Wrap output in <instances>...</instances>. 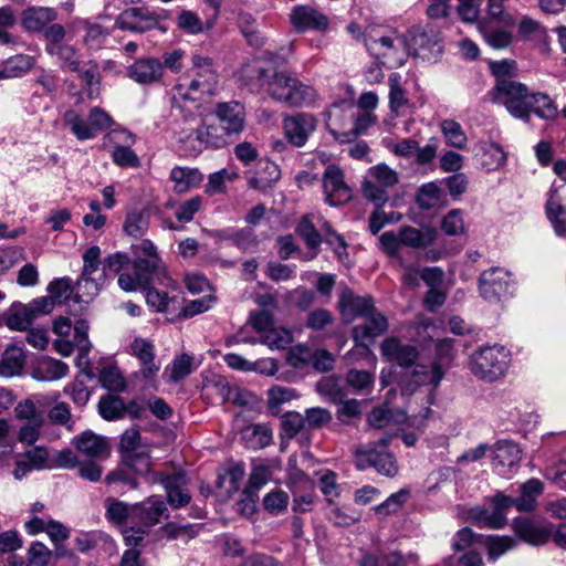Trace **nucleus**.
Returning a JSON list of instances; mask_svg holds the SVG:
<instances>
[{
	"instance_id": "1",
	"label": "nucleus",
	"mask_w": 566,
	"mask_h": 566,
	"mask_svg": "<svg viewBox=\"0 0 566 566\" xmlns=\"http://www.w3.org/2000/svg\"><path fill=\"white\" fill-rule=\"evenodd\" d=\"M242 77L252 91L264 90L272 98L290 106H307L316 97L313 87L301 83L285 72H279L272 62L248 63L242 69Z\"/></svg>"
},
{
	"instance_id": "2",
	"label": "nucleus",
	"mask_w": 566,
	"mask_h": 566,
	"mask_svg": "<svg viewBox=\"0 0 566 566\" xmlns=\"http://www.w3.org/2000/svg\"><path fill=\"white\" fill-rule=\"evenodd\" d=\"M520 496L513 497L497 492L492 499V510L472 509L470 517L479 527L502 528L507 523V511L515 507L520 512L534 511L537 505V497L544 491L541 480L532 478L522 483L518 488Z\"/></svg>"
},
{
	"instance_id": "3",
	"label": "nucleus",
	"mask_w": 566,
	"mask_h": 566,
	"mask_svg": "<svg viewBox=\"0 0 566 566\" xmlns=\"http://www.w3.org/2000/svg\"><path fill=\"white\" fill-rule=\"evenodd\" d=\"M453 339L443 338L436 343L437 359L430 364H416L412 370L400 376L399 386L405 394H412L419 386L428 385L436 388L444 376L443 365L452 358Z\"/></svg>"
},
{
	"instance_id": "4",
	"label": "nucleus",
	"mask_w": 566,
	"mask_h": 566,
	"mask_svg": "<svg viewBox=\"0 0 566 566\" xmlns=\"http://www.w3.org/2000/svg\"><path fill=\"white\" fill-rule=\"evenodd\" d=\"M192 67L189 71L191 80L188 84H177L174 87L175 98L185 101H200L203 96L214 93L218 84V73L213 61L209 56L193 54Z\"/></svg>"
},
{
	"instance_id": "5",
	"label": "nucleus",
	"mask_w": 566,
	"mask_h": 566,
	"mask_svg": "<svg viewBox=\"0 0 566 566\" xmlns=\"http://www.w3.org/2000/svg\"><path fill=\"white\" fill-rule=\"evenodd\" d=\"M510 361L511 353L506 347L482 346L471 354L469 369L479 379L493 382L505 376Z\"/></svg>"
},
{
	"instance_id": "6",
	"label": "nucleus",
	"mask_w": 566,
	"mask_h": 566,
	"mask_svg": "<svg viewBox=\"0 0 566 566\" xmlns=\"http://www.w3.org/2000/svg\"><path fill=\"white\" fill-rule=\"evenodd\" d=\"M392 440V436L385 433L376 441L360 444L355 449V465L358 470L368 468L381 475L392 478L398 473L397 461L388 447Z\"/></svg>"
},
{
	"instance_id": "7",
	"label": "nucleus",
	"mask_w": 566,
	"mask_h": 566,
	"mask_svg": "<svg viewBox=\"0 0 566 566\" xmlns=\"http://www.w3.org/2000/svg\"><path fill=\"white\" fill-rule=\"evenodd\" d=\"M365 45L370 55L387 60L391 66H402L408 56V36L390 31L387 34H368Z\"/></svg>"
},
{
	"instance_id": "8",
	"label": "nucleus",
	"mask_w": 566,
	"mask_h": 566,
	"mask_svg": "<svg viewBox=\"0 0 566 566\" xmlns=\"http://www.w3.org/2000/svg\"><path fill=\"white\" fill-rule=\"evenodd\" d=\"M515 284L513 274L501 266L484 270L478 279L480 296L491 304H497L513 296Z\"/></svg>"
},
{
	"instance_id": "9",
	"label": "nucleus",
	"mask_w": 566,
	"mask_h": 566,
	"mask_svg": "<svg viewBox=\"0 0 566 566\" xmlns=\"http://www.w3.org/2000/svg\"><path fill=\"white\" fill-rule=\"evenodd\" d=\"M532 93L527 86L511 78L499 80L493 88V101L503 105L515 118L527 120Z\"/></svg>"
},
{
	"instance_id": "10",
	"label": "nucleus",
	"mask_w": 566,
	"mask_h": 566,
	"mask_svg": "<svg viewBox=\"0 0 566 566\" xmlns=\"http://www.w3.org/2000/svg\"><path fill=\"white\" fill-rule=\"evenodd\" d=\"M399 181L398 174L385 164L369 168L361 189L364 197L377 208H381L389 199L388 189Z\"/></svg>"
},
{
	"instance_id": "11",
	"label": "nucleus",
	"mask_w": 566,
	"mask_h": 566,
	"mask_svg": "<svg viewBox=\"0 0 566 566\" xmlns=\"http://www.w3.org/2000/svg\"><path fill=\"white\" fill-rule=\"evenodd\" d=\"M119 451L122 464L144 475L150 472V457L140 446V432L136 428L127 429L120 438Z\"/></svg>"
},
{
	"instance_id": "12",
	"label": "nucleus",
	"mask_w": 566,
	"mask_h": 566,
	"mask_svg": "<svg viewBox=\"0 0 566 566\" xmlns=\"http://www.w3.org/2000/svg\"><path fill=\"white\" fill-rule=\"evenodd\" d=\"M512 530L521 541L532 546H544L553 537V523L539 515L515 517Z\"/></svg>"
},
{
	"instance_id": "13",
	"label": "nucleus",
	"mask_w": 566,
	"mask_h": 566,
	"mask_svg": "<svg viewBox=\"0 0 566 566\" xmlns=\"http://www.w3.org/2000/svg\"><path fill=\"white\" fill-rule=\"evenodd\" d=\"M443 51L439 33L431 28H412L408 36V55L422 60H437Z\"/></svg>"
},
{
	"instance_id": "14",
	"label": "nucleus",
	"mask_w": 566,
	"mask_h": 566,
	"mask_svg": "<svg viewBox=\"0 0 566 566\" xmlns=\"http://www.w3.org/2000/svg\"><path fill=\"white\" fill-rule=\"evenodd\" d=\"M151 482L163 485L167 503L172 509H181L190 503L191 494L188 488V479L184 472L179 471L172 474L153 472Z\"/></svg>"
},
{
	"instance_id": "15",
	"label": "nucleus",
	"mask_w": 566,
	"mask_h": 566,
	"mask_svg": "<svg viewBox=\"0 0 566 566\" xmlns=\"http://www.w3.org/2000/svg\"><path fill=\"white\" fill-rule=\"evenodd\" d=\"M14 413L17 419L24 421L18 433L19 441L33 444L39 439L45 422L44 413L29 399L20 401L14 408Z\"/></svg>"
},
{
	"instance_id": "16",
	"label": "nucleus",
	"mask_w": 566,
	"mask_h": 566,
	"mask_svg": "<svg viewBox=\"0 0 566 566\" xmlns=\"http://www.w3.org/2000/svg\"><path fill=\"white\" fill-rule=\"evenodd\" d=\"M282 127L287 142L294 147H303L317 128V119L310 113H297L283 118Z\"/></svg>"
},
{
	"instance_id": "17",
	"label": "nucleus",
	"mask_w": 566,
	"mask_h": 566,
	"mask_svg": "<svg viewBox=\"0 0 566 566\" xmlns=\"http://www.w3.org/2000/svg\"><path fill=\"white\" fill-rule=\"evenodd\" d=\"M158 15L144 7L124 10L115 20L114 28L134 33H144L158 28Z\"/></svg>"
},
{
	"instance_id": "18",
	"label": "nucleus",
	"mask_w": 566,
	"mask_h": 566,
	"mask_svg": "<svg viewBox=\"0 0 566 566\" xmlns=\"http://www.w3.org/2000/svg\"><path fill=\"white\" fill-rule=\"evenodd\" d=\"M325 201L331 206L346 203L352 198V190L345 182L343 170L336 165H328L323 174Z\"/></svg>"
},
{
	"instance_id": "19",
	"label": "nucleus",
	"mask_w": 566,
	"mask_h": 566,
	"mask_svg": "<svg viewBox=\"0 0 566 566\" xmlns=\"http://www.w3.org/2000/svg\"><path fill=\"white\" fill-rule=\"evenodd\" d=\"M108 140L114 145L111 157L117 166L137 168L140 165L138 156L132 149L136 138L129 130L115 129L108 134Z\"/></svg>"
},
{
	"instance_id": "20",
	"label": "nucleus",
	"mask_w": 566,
	"mask_h": 566,
	"mask_svg": "<svg viewBox=\"0 0 566 566\" xmlns=\"http://www.w3.org/2000/svg\"><path fill=\"white\" fill-rule=\"evenodd\" d=\"M129 354L138 359L142 377L153 384L160 370V363L156 359L153 342L136 337L129 345Z\"/></svg>"
},
{
	"instance_id": "21",
	"label": "nucleus",
	"mask_w": 566,
	"mask_h": 566,
	"mask_svg": "<svg viewBox=\"0 0 566 566\" xmlns=\"http://www.w3.org/2000/svg\"><path fill=\"white\" fill-rule=\"evenodd\" d=\"M364 323L354 326L353 338L358 347L369 354V346L366 342L371 343L376 337L386 333L388 329V321L384 314L375 310L364 316Z\"/></svg>"
},
{
	"instance_id": "22",
	"label": "nucleus",
	"mask_w": 566,
	"mask_h": 566,
	"mask_svg": "<svg viewBox=\"0 0 566 566\" xmlns=\"http://www.w3.org/2000/svg\"><path fill=\"white\" fill-rule=\"evenodd\" d=\"M546 216L558 237L566 235V185H553L546 202Z\"/></svg>"
},
{
	"instance_id": "23",
	"label": "nucleus",
	"mask_w": 566,
	"mask_h": 566,
	"mask_svg": "<svg viewBox=\"0 0 566 566\" xmlns=\"http://www.w3.org/2000/svg\"><path fill=\"white\" fill-rule=\"evenodd\" d=\"M213 114L220 125L232 136L244 130L245 108L237 102H221L214 106Z\"/></svg>"
},
{
	"instance_id": "24",
	"label": "nucleus",
	"mask_w": 566,
	"mask_h": 566,
	"mask_svg": "<svg viewBox=\"0 0 566 566\" xmlns=\"http://www.w3.org/2000/svg\"><path fill=\"white\" fill-rule=\"evenodd\" d=\"M164 516L168 517V509L158 495H150L132 505V517L145 527L157 525Z\"/></svg>"
},
{
	"instance_id": "25",
	"label": "nucleus",
	"mask_w": 566,
	"mask_h": 566,
	"mask_svg": "<svg viewBox=\"0 0 566 566\" xmlns=\"http://www.w3.org/2000/svg\"><path fill=\"white\" fill-rule=\"evenodd\" d=\"M290 21L297 32L307 30L324 31L328 27V18L310 6H296L290 13Z\"/></svg>"
},
{
	"instance_id": "26",
	"label": "nucleus",
	"mask_w": 566,
	"mask_h": 566,
	"mask_svg": "<svg viewBox=\"0 0 566 566\" xmlns=\"http://www.w3.org/2000/svg\"><path fill=\"white\" fill-rule=\"evenodd\" d=\"M127 76L140 85L158 83L163 78V64L156 57L138 59L127 67Z\"/></svg>"
},
{
	"instance_id": "27",
	"label": "nucleus",
	"mask_w": 566,
	"mask_h": 566,
	"mask_svg": "<svg viewBox=\"0 0 566 566\" xmlns=\"http://www.w3.org/2000/svg\"><path fill=\"white\" fill-rule=\"evenodd\" d=\"M380 350L387 360L397 363L399 366L406 368L402 375L408 370V367L413 365L418 358V350L415 346L402 344L396 337L386 338L380 345ZM411 369H409V371Z\"/></svg>"
},
{
	"instance_id": "28",
	"label": "nucleus",
	"mask_w": 566,
	"mask_h": 566,
	"mask_svg": "<svg viewBox=\"0 0 566 566\" xmlns=\"http://www.w3.org/2000/svg\"><path fill=\"white\" fill-rule=\"evenodd\" d=\"M522 459V451L517 443L509 440L495 444L492 465L500 475H509Z\"/></svg>"
},
{
	"instance_id": "29",
	"label": "nucleus",
	"mask_w": 566,
	"mask_h": 566,
	"mask_svg": "<svg viewBox=\"0 0 566 566\" xmlns=\"http://www.w3.org/2000/svg\"><path fill=\"white\" fill-rule=\"evenodd\" d=\"M57 19V12L54 8L31 6L25 8L20 17V23L24 31L29 33H40L48 24Z\"/></svg>"
},
{
	"instance_id": "30",
	"label": "nucleus",
	"mask_w": 566,
	"mask_h": 566,
	"mask_svg": "<svg viewBox=\"0 0 566 566\" xmlns=\"http://www.w3.org/2000/svg\"><path fill=\"white\" fill-rule=\"evenodd\" d=\"M271 478V471L265 465L253 467L249 483L242 492L243 499L238 503L243 512H253L258 500L259 491L266 484Z\"/></svg>"
},
{
	"instance_id": "31",
	"label": "nucleus",
	"mask_w": 566,
	"mask_h": 566,
	"mask_svg": "<svg viewBox=\"0 0 566 566\" xmlns=\"http://www.w3.org/2000/svg\"><path fill=\"white\" fill-rule=\"evenodd\" d=\"M281 177L280 167L271 160L262 159L256 168L250 171L247 181L251 189L265 191L272 188Z\"/></svg>"
},
{
	"instance_id": "32",
	"label": "nucleus",
	"mask_w": 566,
	"mask_h": 566,
	"mask_svg": "<svg viewBox=\"0 0 566 566\" xmlns=\"http://www.w3.org/2000/svg\"><path fill=\"white\" fill-rule=\"evenodd\" d=\"M73 443L78 452L92 460H104L109 457V447L106 439L92 431H85L76 436Z\"/></svg>"
},
{
	"instance_id": "33",
	"label": "nucleus",
	"mask_w": 566,
	"mask_h": 566,
	"mask_svg": "<svg viewBox=\"0 0 566 566\" xmlns=\"http://www.w3.org/2000/svg\"><path fill=\"white\" fill-rule=\"evenodd\" d=\"M136 266H142L153 274H157L163 268L161 258L157 251V247L153 241L144 239L130 247Z\"/></svg>"
},
{
	"instance_id": "34",
	"label": "nucleus",
	"mask_w": 566,
	"mask_h": 566,
	"mask_svg": "<svg viewBox=\"0 0 566 566\" xmlns=\"http://www.w3.org/2000/svg\"><path fill=\"white\" fill-rule=\"evenodd\" d=\"M196 140L205 148L219 149L229 144L231 135L219 123H203L195 130Z\"/></svg>"
},
{
	"instance_id": "35",
	"label": "nucleus",
	"mask_w": 566,
	"mask_h": 566,
	"mask_svg": "<svg viewBox=\"0 0 566 566\" xmlns=\"http://www.w3.org/2000/svg\"><path fill=\"white\" fill-rule=\"evenodd\" d=\"M154 275L142 266H136L133 262L129 268L118 276V286L125 292H137L146 290L151 285Z\"/></svg>"
},
{
	"instance_id": "36",
	"label": "nucleus",
	"mask_w": 566,
	"mask_h": 566,
	"mask_svg": "<svg viewBox=\"0 0 566 566\" xmlns=\"http://www.w3.org/2000/svg\"><path fill=\"white\" fill-rule=\"evenodd\" d=\"M69 366L62 360L49 356L40 357L32 369V377L41 381H53L65 377Z\"/></svg>"
},
{
	"instance_id": "37",
	"label": "nucleus",
	"mask_w": 566,
	"mask_h": 566,
	"mask_svg": "<svg viewBox=\"0 0 566 566\" xmlns=\"http://www.w3.org/2000/svg\"><path fill=\"white\" fill-rule=\"evenodd\" d=\"M530 101L526 122L530 120L532 114L544 120H554L557 118L559 113L557 105L548 94L542 92L532 93Z\"/></svg>"
},
{
	"instance_id": "38",
	"label": "nucleus",
	"mask_w": 566,
	"mask_h": 566,
	"mask_svg": "<svg viewBox=\"0 0 566 566\" xmlns=\"http://www.w3.org/2000/svg\"><path fill=\"white\" fill-rule=\"evenodd\" d=\"M339 307L345 314L353 316H366L375 310L374 302L368 296L355 295L350 290H345L339 297Z\"/></svg>"
},
{
	"instance_id": "39",
	"label": "nucleus",
	"mask_w": 566,
	"mask_h": 566,
	"mask_svg": "<svg viewBox=\"0 0 566 566\" xmlns=\"http://www.w3.org/2000/svg\"><path fill=\"white\" fill-rule=\"evenodd\" d=\"M169 177L177 193L187 192L191 188L198 187L203 180V175L199 169L178 166L171 169Z\"/></svg>"
},
{
	"instance_id": "40",
	"label": "nucleus",
	"mask_w": 566,
	"mask_h": 566,
	"mask_svg": "<svg viewBox=\"0 0 566 566\" xmlns=\"http://www.w3.org/2000/svg\"><path fill=\"white\" fill-rule=\"evenodd\" d=\"M35 60L28 54H18L7 59L0 65V81L21 77L34 66Z\"/></svg>"
},
{
	"instance_id": "41",
	"label": "nucleus",
	"mask_w": 566,
	"mask_h": 566,
	"mask_svg": "<svg viewBox=\"0 0 566 566\" xmlns=\"http://www.w3.org/2000/svg\"><path fill=\"white\" fill-rule=\"evenodd\" d=\"M149 224L150 212L148 209H133L126 213L123 229L129 237L142 238L148 231Z\"/></svg>"
},
{
	"instance_id": "42",
	"label": "nucleus",
	"mask_w": 566,
	"mask_h": 566,
	"mask_svg": "<svg viewBox=\"0 0 566 566\" xmlns=\"http://www.w3.org/2000/svg\"><path fill=\"white\" fill-rule=\"evenodd\" d=\"M25 361L23 349L19 346H8L0 359V376L13 377L21 373Z\"/></svg>"
},
{
	"instance_id": "43",
	"label": "nucleus",
	"mask_w": 566,
	"mask_h": 566,
	"mask_svg": "<svg viewBox=\"0 0 566 566\" xmlns=\"http://www.w3.org/2000/svg\"><path fill=\"white\" fill-rule=\"evenodd\" d=\"M401 244L415 249L427 248L436 240L433 229L420 230L412 227H403L400 232Z\"/></svg>"
},
{
	"instance_id": "44",
	"label": "nucleus",
	"mask_w": 566,
	"mask_h": 566,
	"mask_svg": "<svg viewBox=\"0 0 566 566\" xmlns=\"http://www.w3.org/2000/svg\"><path fill=\"white\" fill-rule=\"evenodd\" d=\"M103 277L104 273L101 274L98 277H95L93 275L84 276V274H81V276L74 285V301L76 303L87 304L93 297H95L98 294L101 286L103 284Z\"/></svg>"
},
{
	"instance_id": "45",
	"label": "nucleus",
	"mask_w": 566,
	"mask_h": 566,
	"mask_svg": "<svg viewBox=\"0 0 566 566\" xmlns=\"http://www.w3.org/2000/svg\"><path fill=\"white\" fill-rule=\"evenodd\" d=\"M105 518L113 525L123 526L132 516V505L116 497L108 496L104 500Z\"/></svg>"
},
{
	"instance_id": "46",
	"label": "nucleus",
	"mask_w": 566,
	"mask_h": 566,
	"mask_svg": "<svg viewBox=\"0 0 566 566\" xmlns=\"http://www.w3.org/2000/svg\"><path fill=\"white\" fill-rule=\"evenodd\" d=\"M389 84V108L391 113L396 115L405 114L409 106V99L406 96V92L400 84V75L394 73L388 78Z\"/></svg>"
},
{
	"instance_id": "47",
	"label": "nucleus",
	"mask_w": 566,
	"mask_h": 566,
	"mask_svg": "<svg viewBox=\"0 0 566 566\" xmlns=\"http://www.w3.org/2000/svg\"><path fill=\"white\" fill-rule=\"evenodd\" d=\"M127 407L122 397L115 395H105L98 402V412L107 421L120 419L125 416Z\"/></svg>"
},
{
	"instance_id": "48",
	"label": "nucleus",
	"mask_w": 566,
	"mask_h": 566,
	"mask_svg": "<svg viewBox=\"0 0 566 566\" xmlns=\"http://www.w3.org/2000/svg\"><path fill=\"white\" fill-rule=\"evenodd\" d=\"M443 191L436 182L422 185L417 193L416 201L420 209L430 210L443 203Z\"/></svg>"
},
{
	"instance_id": "49",
	"label": "nucleus",
	"mask_w": 566,
	"mask_h": 566,
	"mask_svg": "<svg viewBox=\"0 0 566 566\" xmlns=\"http://www.w3.org/2000/svg\"><path fill=\"white\" fill-rule=\"evenodd\" d=\"M63 122L78 140H87L94 138L93 129L88 118H83L74 109H67L64 113Z\"/></svg>"
},
{
	"instance_id": "50",
	"label": "nucleus",
	"mask_w": 566,
	"mask_h": 566,
	"mask_svg": "<svg viewBox=\"0 0 566 566\" xmlns=\"http://www.w3.org/2000/svg\"><path fill=\"white\" fill-rule=\"evenodd\" d=\"M34 319L35 317L28 304H13L7 317V326L13 331H27Z\"/></svg>"
},
{
	"instance_id": "51",
	"label": "nucleus",
	"mask_w": 566,
	"mask_h": 566,
	"mask_svg": "<svg viewBox=\"0 0 566 566\" xmlns=\"http://www.w3.org/2000/svg\"><path fill=\"white\" fill-rule=\"evenodd\" d=\"M48 54L60 61V67L62 71L80 72L81 59L77 53V49L74 45L66 43L51 50Z\"/></svg>"
},
{
	"instance_id": "52",
	"label": "nucleus",
	"mask_w": 566,
	"mask_h": 566,
	"mask_svg": "<svg viewBox=\"0 0 566 566\" xmlns=\"http://www.w3.org/2000/svg\"><path fill=\"white\" fill-rule=\"evenodd\" d=\"M177 24L186 33L198 34L210 30L213 27V20L203 22L196 12L184 10L177 18Z\"/></svg>"
},
{
	"instance_id": "53",
	"label": "nucleus",
	"mask_w": 566,
	"mask_h": 566,
	"mask_svg": "<svg viewBox=\"0 0 566 566\" xmlns=\"http://www.w3.org/2000/svg\"><path fill=\"white\" fill-rule=\"evenodd\" d=\"M297 398L295 389L284 386H272L268 389V409L273 415L280 413L282 405Z\"/></svg>"
},
{
	"instance_id": "54",
	"label": "nucleus",
	"mask_w": 566,
	"mask_h": 566,
	"mask_svg": "<svg viewBox=\"0 0 566 566\" xmlns=\"http://www.w3.org/2000/svg\"><path fill=\"white\" fill-rule=\"evenodd\" d=\"M238 178V174L233 170L222 168L208 176V182L205 192L208 196L221 195L227 192V182H232Z\"/></svg>"
},
{
	"instance_id": "55",
	"label": "nucleus",
	"mask_w": 566,
	"mask_h": 566,
	"mask_svg": "<svg viewBox=\"0 0 566 566\" xmlns=\"http://www.w3.org/2000/svg\"><path fill=\"white\" fill-rule=\"evenodd\" d=\"M505 159V153L500 145L491 142L481 144V164L486 170L497 169Z\"/></svg>"
},
{
	"instance_id": "56",
	"label": "nucleus",
	"mask_w": 566,
	"mask_h": 566,
	"mask_svg": "<svg viewBox=\"0 0 566 566\" xmlns=\"http://www.w3.org/2000/svg\"><path fill=\"white\" fill-rule=\"evenodd\" d=\"M244 439L253 449L268 447L273 439L272 430L266 424H252L243 431Z\"/></svg>"
},
{
	"instance_id": "57",
	"label": "nucleus",
	"mask_w": 566,
	"mask_h": 566,
	"mask_svg": "<svg viewBox=\"0 0 566 566\" xmlns=\"http://www.w3.org/2000/svg\"><path fill=\"white\" fill-rule=\"evenodd\" d=\"M348 386L357 394L367 395L371 391L375 377L367 370L349 369L346 375Z\"/></svg>"
},
{
	"instance_id": "58",
	"label": "nucleus",
	"mask_w": 566,
	"mask_h": 566,
	"mask_svg": "<svg viewBox=\"0 0 566 566\" xmlns=\"http://www.w3.org/2000/svg\"><path fill=\"white\" fill-rule=\"evenodd\" d=\"M441 132L449 146L463 149L467 146V135L461 125L453 119H444L441 122Z\"/></svg>"
},
{
	"instance_id": "59",
	"label": "nucleus",
	"mask_w": 566,
	"mask_h": 566,
	"mask_svg": "<svg viewBox=\"0 0 566 566\" xmlns=\"http://www.w3.org/2000/svg\"><path fill=\"white\" fill-rule=\"evenodd\" d=\"M258 342L268 345L271 349H284L293 342V337L289 329L273 325Z\"/></svg>"
},
{
	"instance_id": "60",
	"label": "nucleus",
	"mask_w": 566,
	"mask_h": 566,
	"mask_svg": "<svg viewBox=\"0 0 566 566\" xmlns=\"http://www.w3.org/2000/svg\"><path fill=\"white\" fill-rule=\"evenodd\" d=\"M99 382L109 391L122 392L126 388V381L120 370L115 366H105L99 371Z\"/></svg>"
},
{
	"instance_id": "61",
	"label": "nucleus",
	"mask_w": 566,
	"mask_h": 566,
	"mask_svg": "<svg viewBox=\"0 0 566 566\" xmlns=\"http://www.w3.org/2000/svg\"><path fill=\"white\" fill-rule=\"evenodd\" d=\"M409 497V491L401 489L388 496L382 503L373 507V511L379 515H389L397 513Z\"/></svg>"
},
{
	"instance_id": "62",
	"label": "nucleus",
	"mask_w": 566,
	"mask_h": 566,
	"mask_svg": "<svg viewBox=\"0 0 566 566\" xmlns=\"http://www.w3.org/2000/svg\"><path fill=\"white\" fill-rule=\"evenodd\" d=\"M83 27L85 29L83 41L90 49H99L109 35V31L97 23L84 20Z\"/></svg>"
},
{
	"instance_id": "63",
	"label": "nucleus",
	"mask_w": 566,
	"mask_h": 566,
	"mask_svg": "<svg viewBox=\"0 0 566 566\" xmlns=\"http://www.w3.org/2000/svg\"><path fill=\"white\" fill-rule=\"evenodd\" d=\"M296 232L304 240L308 249H317L322 243L321 234L315 229L308 216H304L300 220Z\"/></svg>"
},
{
	"instance_id": "64",
	"label": "nucleus",
	"mask_w": 566,
	"mask_h": 566,
	"mask_svg": "<svg viewBox=\"0 0 566 566\" xmlns=\"http://www.w3.org/2000/svg\"><path fill=\"white\" fill-rule=\"evenodd\" d=\"M43 39L45 42L44 50L49 53L51 50L66 44L64 39L66 36L65 28L60 23H50L43 30Z\"/></svg>"
}]
</instances>
